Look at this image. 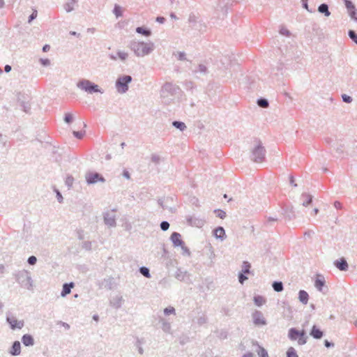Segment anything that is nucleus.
Returning <instances> with one entry per match:
<instances>
[{
    "instance_id": "obj_1",
    "label": "nucleus",
    "mask_w": 357,
    "mask_h": 357,
    "mask_svg": "<svg viewBox=\"0 0 357 357\" xmlns=\"http://www.w3.org/2000/svg\"><path fill=\"white\" fill-rule=\"evenodd\" d=\"M178 86L171 82H166L161 88L160 98L162 103L169 105L174 102L176 95L179 92Z\"/></svg>"
},
{
    "instance_id": "obj_2",
    "label": "nucleus",
    "mask_w": 357,
    "mask_h": 357,
    "mask_svg": "<svg viewBox=\"0 0 357 357\" xmlns=\"http://www.w3.org/2000/svg\"><path fill=\"white\" fill-rule=\"evenodd\" d=\"M129 48L134 52L137 56L143 57L151 53L154 50V44L151 42L144 43L131 40L128 45Z\"/></svg>"
},
{
    "instance_id": "obj_3",
    "label": "nucleus",
    "mask_w": 357,
    "mask_h": 357,
    "mask_svg": "<svg viewBox=\"0 0 357 357\" xmlns=\"http://www.w3.org/2000/svg\"><path fill=\"white\" fill-rule=\"evenodd\" d=\"M16 282L23 288L28 290H32L33 287V281L29 271L26 270H20L13 274Z\"/></svg>"
},
{
    "instance_id": "obj_4",
    "label": "nucleus",
    "mask_w": 357,
    "mask_h": 357,
    "mask_svg": "<svg viewBox=\"0 0 357 357\" xmlns=\"http://www.w3.org/2000/svg\"><path fill=\"white\" fill-rule=\"evenodd\" d=\"M266 150L260 141H256V144L251 152V160L255 162H261L265 159Z\"/></svg>"
},
{
    "instance_id": "obj_5",
    "label": "nucleus",
    "mask_w": 357,
    "mask_h": 357,
    "mask_svg": "<svg viewBox=\"0 0 357 357\" xmlns=\"http://www.w3.org/2000/svg\"><path fill=\"white\" fill-rule=\"evenodd\" d=\"M77 86L79 89H80L81 90L86 91L89 93H103V91H102L99 88L98 85L94 84L93 82H92L88 79H82L79 80L77 84Z\"/></svg>"
},
{
    "instance_id": "obj_6",
    "label": "nucleus",
    "mask_w": 357,
    "mask_h": 357,
    "mask_svg": "<svg viewBox=\"0 0 357 357\" xmlns=\"http://www.w3.org/2000/svg\"><path fill=\"white\" fill-rule=\"evenodd\" d=\"M288 337L291 340H298L299 345H303L307 342V337L305 335L304 330L298 331L295 328L289 330Z\"/></svg>"
},
{
    "instance_id": "obj_7",
    "label": "nucleus",
    "mask_w": 357,
    "mask_h": 357,
    "mask_svg": "<svg viewBox=\"0 0 357 357\" xmlns=\"http://www.w3.org/2000/svg\"><path fill=\"white\" fill-rule=\"evenodd\" d=\"M132 78L130 75H123L119 77L116 81V88L119 93H125L128 90V84L132 82Z\"/></svg>"
},
{
    "instance_id": "obj_8",
    "label": "nucleus",
    "mask_w": 357,
    "mask_h": 357,
    "mask_svg": "<svg viewBox=\"0 0 357 357\" xmlns=\"http://www.w3.org/2000/svg\"><path fill=\"white\" fill-rule=\"evenodd\" d=\"M116 209L107 210L102 213L103 221L105 225L109 227H116Z\"/></svg>"
},
{
    "instance_id": "obj_9",
    "label": "nucleus",
    "mask_w": 357,
    "mask_h": 357,
    "mask_svg": "<svg viewBox=\"0 0 357 357\" xmlns=\"http://www.w3.org/2000/svg\"><path fill=\"white\" fill-rule=\"evenodd\" d=\"M86 183L89 185L95 184L98 181L104 183L105 181V178L97 172H87L85 175Z\"/></svg>"
},
{
    "instance_id": "obj_10",
    "label": "nucleus",
    "mask_w": 357,
    "mask_h": 357,
    "mask_svg": "<svg viewBox=\"0 0 357 357\" xmlns=\"http://www.w3.org/2000/svg\"><path fill=\"white\" fill-rule=\"evenodd\" d=\"M6 321L10 324L13 330L22 329L24 326L23 320H17L14 316H7Z\"/></svg>"
},
{
    "instance_id": "obj_11",
    "label": "nucleus",
    "mask_w": 357,
    "mask_h": 357,
    "mask_svg": "<svg viewBox=\"0 0 357 357\" xmlns=\"http://www.w3.org/2000/svg\"><path fill=\"white\" fill-rule=\"evenodd\" d=\"M208 73V68L203 63L199 64L195 69L192 70V73L196 78H199L200 76H205Z\"/></svg>"
},
{
    "instance_id": "obj_12",
    "label": "nucleus",
    "mask_w": 357,
    "mask_h": 357,
    "mask_svg": "<svg viewBox=\"0 0 357 357\" xmlns=\"http://www.w3.org/2000/svg\"><path fill=\"white\" fill-rule=\"evenodd\" d=\"M186 220L190 225L197 227H202L205 223L204 219L195 216H188L186 218Z\"/></svg>"
},
{
    "instance_id": "obj_13",
    "label": "nucleus",
    "mask_w": 357,
    "mask_h": 357,
    "mask_svg": "<svg viewBox=\"0 0 357 357\" xmlns=\"http://www.w3.org/2000/svg\"><path fill=\"white\" fill-rule=\"evenodd\" d=\"M253 322L255 325H266V321L263 314L260 311L256 310L252 314Z\"/></svg>"
},
{
    "instance_id": "obj_14",
    "label": "nucleus",
    "mask_w": 357,
    "mask_h": 357,
    "mask_svg": "<svg viewBox=\"0 0 357 357\" xmlns=\"http://www.w3.org/2000/svg\"><path fill=\"white\" fill-rule=\"evenodd\" d=\"M170 239L174 247L183 246V241L181 239V236L178 232H173L171 235Z\"/></svg>"
},
{
    "instance_id": "obj_15",
    "label": "nucleus",
    "mask_w": 357,
    "mask_h": 357,
    "mask_svg": "<svg viewBox=\"0 0 357 357\" xmlns=\"http://www.w3.org/2000/svg\"><path fill=\"white\" fill-rule=\"evenodd\" d=\"M21 353V344L19 341H15L11 346L9 354L11 356H18Z\"/></svg>"
},
{
    "instance_id": "obj_16",
    "label": "nucleus",
    "mask_w": 357,
    "mask_h": 357,
    "mask_svg": "<svg viewBox=\"0 0 357 357\" xmlns=\"http://www.w3.org/2000/svg\"><path fill=\"white\" fill-rule=\"evenodd\" d=\"M325 279L322 275L318 274L317 275L315 281H314V287L319 291H322L323 287L325 285Z\"/></svg>"
},
{
    "instance_id": "obj_17",
    "label": "nucleus",
    "mask_w": 357,
    "mask_h": 357,
    "mask_svg": "<svg viewBox=\"0 0 357 357\" xmlns=\"http://www.w3.org/2000/svg\"><path fill=\"white\" fill-rule=\"evenodd\" d=\"M334 265L340 271H347L348 269V264L344 257L334 261Z\"/></svg>"
},
{
    "instance_id": "obj_18",
    "label": "nucleus",
    "mask_w": 357,
    "mask_h": 357,
    "mask_svg": "<svg viewBox=\"0 0 357 357\" xmlns=\"http://www.w3.org/2000/svg\"><path fill=\"white\" fill-rule=\"evenodd\" d=\"M22 342L26 347H32L35 344L34 339L30 334H24L22 335Z\"/></svg>"
},
{
    "instance_id": "obj_19",
    "label": "nucleus",
    "mask_w": 357,
    "mask_h": 357,
    "mask_svg": "<svg viewBox=\"0 0 357 357\" xmlns=\"http://www.w3.org/2000/svg\"><path fill=\"white\" fill-rule=\"evenodd\" d=\"M159 321L162 324V330L169 334H172V326L171 324L162 317L159 318Z\"/></svg>"
},
{
    "instance_id": "obj_20",
    "label": "nucleus",
    "mask_w": 357,
    "mask_h": 357,
    "mask_svg": "<svg viewBox=\"0 0 357 357\" xmlns=\"http://www.w3.org/2000/svg\"><path fill=\"white\" fill-rule=\"evenodd\" d=\"M310 334L317 340L321 339L324 335L323 331L318 328L315 325L312 326Z\"/></svg>"
},
{
    "instance_id": "obj_21",
    "label": "nucleus",
    "mask_w": 357,
    "mask_h": 357,
    "mask_svg": "<svg viewBox=\"0 0 357 357\" xmlns=\"http://www.w3.org/2000/svg\"><path fill=\"white\" fill-rule=\"evenodd\" d=\"M213 234L216 238L224 240L226 238L225 231L222 227H218L213 231Z\"/></svg>"
},
{
    "instance_id": "obj_22",
    "label": "nucleus",
    "mask_w": 357,
    "mask_h": 357,
    "mask_svg": "<svg viewBox=\"0 0 357 357\" xmlns=\"http://www.w3.org/2000/svg\"><path fill=\"white\" fill-rule=\"evenodd\" d=\"M75 286L73 282L65 283L63 285V289L61 293V296L62 297H65L68 294H69L71 291V289Z\"/></svg>"
},
{
    "instance_id": "obj_23",
    "label": "nucleus",
    "mask_w": 357,
    "mask_h": 357,
    "mask_svg": "<svg viewBox=\"0 0 357 357\" xmlns=\"http://www.w3.org/2000/svg\"><path fill=\"white\" fill-rule=\"evenodd\" d=\"M123 299V297L121 296H116L112 298L110 301V304L112 307H115L116 309L120 308L122 305Z\"/></svg>"
},
{
    "instance_id": "obj_24",
    "label": "nucleus",
    "mask_w": 357,
    "mask_h": 357,
    "mask_svg": "<svg viewBox=\"0 0 357 357\" xmlns=\"http://www.w3.org/2000/svg\"><path fill=\"white\" fill-rule=\"evenodd\" d=\"M298 299L303 304H307L309 299V295L305 290H300L298 292Z\"/></svg>"
},
{
    "instance_id": "obj_25",
    "label": "nucleus",
    "mask_w": 357,
    "mask_h": 357,
    "mask_svg": "<svg viewBox=\"0 0 357 357\" xmlns=\"http://www.w3.org/2000/svg\"><path fill=\"white\" fill-rule=\"evenodd\" d=\"M317 10L318 12L324 14L326 17H329L331 15V12L329 11L328 9V6L325 3L320 4Z\"/></svg>"
},
{
    "instance_id": "obj_26",
    "label": "nucleus",
    "mask_w": 357,
    "mask_h": 357,
    "mask_svg": "<svg viewBox=\"0 0 357 357\" xmlns=\"http://www.w3.org/2000/svg\"><path fill=\"white\" fill-rule=\"evenodd\" d=\"M301 198L303 200L302 204L304 206H307L312 202V196L307 193H303Z\"/></svg>"
},
{
    "instance_id": "obj_27",
    "label": "nucleus",
    "mask_w": 357,
    "mask_h": 357,
    "mask_svg": "<svg viewBox=\"0 0 357 357\" xmlns=\"http://www.w3.org/2000/svg\"><path fill=\"white\" fill-rule=\"evenodd\" d=\"M136 32L139 34H142L145 36H150L151 35V31L149 29L144 28L143 26H138L136 28Z\"/></svg>"
},
{
    "instance_id": "obj_28",
    "label": "nucleus",
    "mask_w": 357,
    "mask_h": 357,
    "mask_svg": "<svg viewBox=\"0 0 357 357\" xmlns=\"http://www.w3.org/2000/svg\"><path fill=\"white\" fill-rule=\"evenodd\" d=\"M272 287L276 292H281L284 289L283 283L280 281H275L272 284Z\"/></svg>"
},
{
    "instance_id": "obj_29",
    "label": "nucleus",
    "mask_w": 357,
    "mask_h": 357,
    "mask_svg": "<svg viewBox=\"0 0 357 357\" xmlns=\"http://www.w3.org/2000/svg\"><path fill=\"white\" fill-rule=\"evenodd\" d=\"M172 126L181 131H183L186 128L185 124L182 121H174L172 122Z\"/></svg>"
},
{
    "instance_id": "obj_30",
    "label": "nucleus",
    "mask_w": 357,
    "mask_h": 357,
    "mask_svg": "<svg viewBox=\"0 0 357 357\" xmlns=\"http://www.w3.org/2000/svg\"><path fill=\"white\" fill-rule=\"evenodd\" d=\"M188 22L195 29H197V17L194 13H190L188 17Z\"/></svg>"
},
{
    "instance_id": "obj_31",
    "label": "nucleus",
    "mask_w": 357,
    "mask_h": 357,
    "mask_svg": "<svg viewBox=\"0 0 357 357\" xmlns=\"http://www.w3.org/2000/svg\"><path fill=\"white\" fill-rule=\"evenodd\" d=\"M251 265L248 261H243L242 265V270L241 273H243L244 274H248L250 273Z\"/></svg>"
},
{
    "instance_id": "obj_32",
    "label": "nucleus",
    "mask_w": 357,
    "mask_h": 357,
    "mask_svg": "<svg viewBox=\"0 0 357 357\" xmlns=\"http://www.w3.org/2000/svg\"><path fill=\"white\" fill-rule=\"evenodd\" d=\"M255 304L257 306H261L266 302V299L261 296H255L254 297Z\"/></svg>"
},
{
    "instance_id": "obj_33",
    "label": "nucleus",
    "mask_w": 357,
    "mask_h": 357,
    "mask_svg": "<svg viewBox=\"0 0 357 357\" xmlns=\"http://www.w3.org/2000/svg\"><path fill=\"white\" fill-rule=\"evenodd\" d=\"M257 103L258 106L262 108H267L269 105L268 100L264 98H259L257 101Z\"/></svg>"
},
{
    "instance_id": "obj_34",
    "label": "nucleus",
    "mask_w": 357,
    "mask_h": 357,
    "mask_svg": "<svg viewBox=\"0 0 357 357\" xmlns=\"http://www.w3.org/2000/svg\"><path fill=\"white\" fill-rule=\"evenodd\" d=\"M102 284L105 288H107V289H112L113 285V278H110L108 279H105Z\"/></svg>"
},
{
    "instance_id": "obj_35",
    "label": "nucleus",
    "mask_w": 357,
    "mask_h": 357,
    "mask_svg": "<svg viewBox=\"0 0 357 357\" xmlns=\"http://www.w3.org/2000/svg\"><path fill=\"white\" fill-rule=\"evenodd\" d=\"M186 273L185 271H183L181 269L178 268L176 273V278L180 281H183L185 279Z\"/></svg>"
},
{
    "instance_id": "obj_36",
    "label": "nucleus",
    "mask_w": 357,
    "mask_h": 357,
    "mask_svg": "<svg viewBox=\"0 0 357 357\" xmlns=\"http://www.w3.org/2000/svg\"><path fill=\"white\" fill-rule=\"evenodd\" d=\"M76 0H71L70 2H68L65 4L64 8L65 10L69 13L73 10L74 9V4L76 3Z\"/></svg>"
},
{
    "instance_id": "obj_37",
    "label": "nucleus",
    "mask_w": 357,
    "mask_h": 357,
    "mask_svg": "<svg viewBox=\"0 0 357 357\" xmlns=\"http://www.w3.org/2000/svg\"><path fill=\"white\" fill-rule=\"evenodd\" d=\"M139 273L147 278H151L149 269L145 266H142V267L139 268Z\"/></svg>"
},
{
    "instance_id": "obj_38",
    "label": "nucleus",
    "mask_w": 357,
    "mask_h": 357,
    "mask_svg": "<svg viewBox=\"0 0 357 357\" xmlns=\"http://www.w3.org/2000/svg\"><path fill=\"white\" fill-rule=\"evenodd\" d=\"M347 12H348L350 17L352 20H354V21L357 22V10H356V7L354 8V9L347 10Z\"/></svg>"
},
{
    "instance_id": "obj_39",
    "label": "nucleus",
    "mask_w": 357,
    "mask_h": 357,
    "mask_svg": "<svg viewBox=\"0 0 357 357\" xmlns=\"http://www.w3.org/2000/svg\"><path fill=\"white\" fill-rule=\"evenodd\" d=\"M113 12L116 17H119L122 16V8L120 6H119L117 4H116L114 6Z\"/></svg>"
},
{
    "instance_id": "obj_40",
    "label": "nucleus",
    "mask_w": 357,
    "mask_h": 357,
    "mask_svg": "<svg viewBox=\"0 0 357 357\" xmlns=\"http://www.w3.org/2000/svg\"><path fill=\"white\" fill-rule=\"evenodd\" d=\"M257 353L259 357H269L267 351L260 346L258 347Z\"/></svg>"
},
{
    "instance_id": "obj_41",
    "label": "nucleus",
    "mask_w": 357,
    "mask_h": 357,
    "mask_svg": "<svg viewBox=\"0 0 357 357\" xmlns=\"http://www.w3.org/2000/svg\"><path fill=\"white\" fill-rule=\"evenodd\" d=\"M348 35L351 40L357 45V33L354 30H349Z\"/></svg>"
},
{
    "instance_id": "obj_42",
    "label": "nucleus",
    "mask_w": 357,
    "mask_h": 357,
    "mask_svg": "<svg viewBox=\"0 0 357 357\" xmlns=\"http://www.w3.org/2000/svg\"><path fill=\"white\" fill-rule=\"evenodd\" d=\"M287 357H298L295 349L289 347L287 351Z\"/></svg>"
},
{
    "instance_id": "obj_43",
    "label": "nucleus",
    "mask_w": 357,
    "mask_h": 357,
    "mask_svg": "<svg viewBox=\"0 0 357 357\" xmlns=\"http://www.w3.org/2000/svg\"><path fill=\"white\" fill-rule=\"evenodd\" d=\"M118 57L123 61H126L128 57V54L125 52L118 51L117 52Z\"/></svg>"
},
{
    "instance_id": "obj_44",
    "label": "nucleus",
    "mask_w": 357,
    "mask_h": 357,
    "mask_svg": "<svg viewBox=\"0 0 357 357\" xmlns=\"http://www.w3.org/2000/svg\"><path fill=\"white\" fill-rule=\"evenodd\" d=\"M20 107H22V109L26 113H28L31 109L30 104L25 102H21Z\"/></svg>"
},
{
    "instance_id": "obj_45",
    "label": "nucleus",
    "mask_w": 357,
    "mask_h": 357,
    "mask_svg": "<svg viewBox=\"0 0 357 357\" xmlns=\"http://www.w3.org/2000/svg\"><path fill=\"white\" fill-rule=\"evenodd\" d=\"M214 213L216 214V216L220 219H224L226 217V213L221 209H215L214 210Z\"/></svg>"
},
{
    "instance_id": "obj_46",
    "label": "nucleus",
    "mask_w": 357,
    "mask_h": 357,
    "mask_svg": "<svg viewBox=\"0 0 357 357\" xmlns=\"http://www.w3.org/2000/svg\"><path fill=\"white\" fill-rule=\"evenodd\" d=\"M164 314L165 315H169L171 314H175L176 312H175L174 307L169 306L168 307L165 308L164 309Z\"/></svg>"
},
{
    "instance_id": "obj_47",
    "label": "nucleus",
    "mask_w": 357,
    "mask_h": 357,
    "mask_svg": "<svg viewBox=\"0 0 357 357\" xmlns=\"http://www.w3.org/2000/svg\"><path fill=\"white\" fill-rule=\"evenodd\" d=\"M74 182V178L72 176H67L65 183L68 188H71L73 186Z\"/></svg>"
},
{
    "instance_id": "obj_48",
    "label": "nucleus",
    "mask_w": 357,
    "mask_h": 357,
    "mask_svg": "<svg viewBox=\"0 0 357 357\" xmlns=\"http://www.w3.org/2000/svg\"><path fill=\"white\" fill-rule=\"evenodd\" d=\"M85 132H86L84 130V131H73V134L74 137H75L77 139H81L84 136Z\"/></svg>"
},
{
    "instance_id": "obj_49",
    "label": "nucleus",
    "mask_w": 357,
    "mask_h": 357,
    "mask_svg": "<svg viewBox=\"0 0 357 357\" xmlns=\"http://www.w3.org/2000/svg\"><path fill=\"white\" fill-rule=\"evenodd\" d=\"M37 15L38 11L36 9H33L32 13L29 17L28 23H31V22L37 17Z\"/></svg>"
},
{
    "instance_id": "obj_50",
    "label": "nucleus",
    "mask_w": 357,
    "mask_h": 357,
    "mask_svg": "<svg viewBox=\"0 0 357 357\" xmlns=\"http://www.w3.org/2000/svg\"><path fill=\"white\" fill-rule=\"evenodd\" d=\"M176 55H177V59L179 61L187 60L186 54L184 52H177Z\"/></svg>"
},
{
    "instance_id": "obj_51",
    "label": "nucleus",
    "mask_w": 357,
    "mask_h": 357,
    "mask_svg": "<svg viewBox=\"0 0 357 357\" xmlns=\"http://www.w3.org/2000/svg\"><path fill=\"white\" fill-rule=\"evenodd\" d=\"M73 120V115L70 113H66L64 116V121L66 123H70Z\"/></svg>"
},
{
    "instance_id": "obj_52",
    "label": "nucleus",
    "mask_w": 357,
    "mask_h": 357,
    "mask_svg": "<svg viewBox=\"0 0 357 357\" xmlns=\"http://www.w3.org/2000/svg\"><path fill=\"white\" fill-rule=\"evenodd\" d=\"M169 228V223L167 221H162L160 223V229L162 231H167Z\"/></svg>"
},
{
    "instance_id": "obj_53",
    "label": "nucleus",
    "mask_w": 357,
    "mask_h": 357,
    "mask_svg": "<svg viewBox=\"0 0 357 357\" xmlns=\"http://www.w3.org/2000/svg\"><path fill=\"white\" fill-rule=\"evenodd\" d=\"M343 102L346 103H351L353 100L352 98L347 94L342 95Z\"/></svg>"
},
{
    "instance_id": "obj_54",
    "label": "nucleus",
    "mask_w": 357,
    "mask_h": 357,
    "mask_svg": "<svg viewBox=\"0 0 357 357\" xmlns=\"http://www.w3.org/2000/svg\"><path fill=\"white\" fill-rule=\"evenodd\" d=\"M344 1L345 6H346L347 10H351V9H354V8H355L354 4L351 1L345 0Z\"/></svg>"
},
{
    "instance_id": "obj_55",
    "label": "nucleus",
    "mask_w": 357,
    "mask_h": 357,
    "mask_svg": "<svg viewBox=\"0 0 357 357\" xmlns=\"http://www.w3.org/2000/svg\"><path fill=\"white\" fill-rule=\"evenodd\" d=\"M246 280H248V277H246L243 273L240 272L238 273L239 282L243 284Z\"/></svg>"
},
{
    "instance_id": "obj_56",
    "label": "nucleus",
    "mask_w": 357,
    "mask_h": 357,
    "mask_svg": "<svg viewBox=\"0 0 357 357\" xmlns=\"http://www.w3.org/2000/svg\"><path fill=\"white\" fill-rule=\"evenodd\" d=\"M91 241H84L82 243V248L86 250H91Z\"/></svg>"
},
{
    "instance_id": "obj_57",
    "label": "nucleus",
    "mask_w": 357,
    "mask_h": 357,
    "mask_svg": "<svg viewBox=\"0 0 357 357\" xmlns=\"http://www.w3.org/2000/svg\"><path fill=\"white\" fill-rule=\"evenodd\" d=\"M40 63L43 66H49L51 64L50 60L48 59H40Z\"/></svg>"
},
{
    "instance_id": "obj_58",
    "label": "nucleus",
    "mask_w": 357,
    "mask_h": 357,
    "mask_svg": "<svg viewBox=\"0 0 357 357\" xmlns=\"http://www.w3.org/2000/svg\"><path fill=\"white\" fill-rule=\"evenodd\" d=\"M151 161L153 162H154L155 164H158L160 162V158L158 155H156V154H153L151 155Z\"/></svg>"
},
{
    "instance_id": "obj_59",
    "label": "nucleus",
    "mask_w": 357,
    "mask_h": 357,
    "mask_svg": "<svg viewBox=\"0 0 357 357\" xmlns=\"http://www.w3.org/2000/svg\"><path fill=\"white\" fill-rule=\"evenodd\" d=\"M37 261V258L35 256H31L28 258L27 262L30 265H35Z\"/></svg>"
},
{
    "instance_id": "obj_60",
    "label": "nucleus",
    "mask_w": 357,
    "mask_h": 357,
    "mask_svg": "<svg viewBox=\"0 0 357 357\" xmlns=\"http://www.w3.org/2000/svg\"><path fill=\"white\" fill-rule=\"evenodd\" d=\"M280 33L283 35V36H289L290 34H291L289 31L287 30L286 28H284V27H282L280 29Z\"/></svg>"
},
{
    "instance_id": "obj_61",
    "label": "nucleus",
    "mask_w": 357,
    "mask_h": 357,
    "mask_svg": "<svg viewBox=\"0 0 357 357\" xmlns=\"http://www.w3.org/2000/svg\"><path fill=\"white\" fill-rule=\"evenodd\" d=\"M207 321V318L206 317V316H202L198 318L197 319V323L199 325H202L204 324H205Z\"/></svg>"
},
{
    "instance_id": "obj_62",
    "label": "nucleus",
    "mask_w": 357,
    "mask_h": 357,
    "mask_svg": "<svg viewBox=\"0 0 357 357\" xmlns=\"http://www.w3.org/2000/svg\"><path fill=\"white\" fill-rule=\"evenodd\" d=\"M285 213H287L286 214V218H288L289 220H291L292 218H295V215H294V212L293 211V208H291L289 213H287V211Z\"/></svg>"
},
{
    "instance_id": "obj_63",
    "label": "nucleus",
    "mask_w": 357,
    "mask_h": 357,
    "mask_svg": "<svg viewBox=\"0 0 357 357\" xmlns=\"http://www.w3.org/2000/svg\"><path fill=\"white\" fill-rule=\"evenodd\" d=\"M180 247L181 248V249L183 250V253L184 255L190 256V250L186 246H185L184 243L183 244V246H180Z\"/></svg>"
},
{
    "instance_id": "obj_64",
    "label": "nucleus",
    "mask_w": 357,
    "mask_h": 357,
    "mask_svg": "<svg viewBox=\"0 0 357 357\" xmlns=\"http://www.w3.org/2000/svg\"><path fill=\"white\" fill-rule=\"evenodd\" d=\"M303 7L306 9L308 12L312 13V11L309 9L308 0H301Z\"/></svg>"
}]
</instances>
